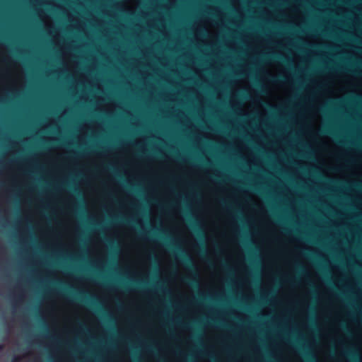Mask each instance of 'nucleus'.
<instances>
[{
    "label": "nucleus",
    "mask_w": 362,
    "mask_h": 362,
    "mask_svg": "<svg viewBox=\"0 0 362 362\" xmlns=\"http://www.w3.org/2000/svg\"><path fill=\"white\" fill-rule=\"evenodd\" d=\"M160 239L163 242L165 246L173 254L179 255L180 256H185V252L183 249L178 245L177 244L173 243L171 240L170 236L167 235L165 233H162L160 236Z\"/></svg>",
    "instance_id": "f257e3e1"
},
{
    "label": "nucleus",
    "mask_w": 362,
    "mask_h": 362,
    "mask_svg": "<svg viewBox=\"0 0 362 362\" xmlns=\"http://www.w3.org/2000/svg\"><path fill=\"white\" fill-rule=\"evenodd\" d=\"M186 216L187 217V220L189 223L191 228L202 240H204V235L203 233V231L200 227L198 221L195 218H194L189 213H186Z\"/></svg>",
    "instance_id": "f03ea898"
},
{
    "label": "nucleus",
    "mask_w": 362,
    "mask_h": 362,
    "mask_svg": "<svg viewBox=\"0 0 362 362\" xmlns=\"http://www.w3.org/2000/svg\"><path fill=\"white\" fill-rule=\"evenodd\" d=\"M244 246L250 255H253L256 254L257 252V247L254 245V244L252 242H245L243 243Z\"/></svg>",
    "instance_id": "7ed1b4c3"
},
{
    "label": "nucleus",
    "mask_w": 362,
    "mask_h": 362,
    "mask_svg": "<svg viewBox=\"0 0 362 362\" xmlns=\"http://www.w3.org/2000/svg\"><path fill=\"white\" fill-rule=\"evenodd\" d=\"M345 354L353 361L358 362L359 361V355L352 350H347Z\"/></svg>",
    "instance_id": "20e7f679"
},
{
    "label": "nucleus",
    "mask_w": 362,
    "mask_h": 362,
    "mask_svg": "<svg viewBox=\"0 0 362 362\" xmlns=\"http://www.w3.org/2000/svg\"><path fill=\"white\" fill-rule=\"evenodd\" d=\"M105 241L107 243V245H108V247L112 251H117V245L116 244L115 240H113L112 239L108 238H105Z\"/></svg>",
    "instance_id": "39448f33"
},
{
    "label": "nucleus",
    "mask_w": 362,
    "mask_h": 362,
    "mask_svg": "<svg viewBox=\"0 0 362 362\" xmlns=\"http://www.w3.org/2000/svg\"><path fill=\"white\" fill-rule=\"evenodd\" d=\"M305 357L306 358L307 362H317L313 355L311 354L310 353H305Z\"/></svg>",
    "instance_id": "423d86ee"
},
{
    "label": "nucleus",
    "mask_w": 362,
    "mask_h": 362,
    "mask_svg": "<svg viewBox=\"0 0 362 362\" xmlns=\"http://www.w3.org/2000/svg\"><path fill=\"white\" fill-rule=\"evenodd\" d=\"M272 80L274 81V82H281L284 80V77L283 76H279V77H272Z\"/></svg>",
    "instance_id": "0eeeda50"
},
{
    "label": "nucleus",
    "mask_w": 362,
    "mask_h": 362,
    "mask_svg": "<svg viewBox=\"0 0 362 362\" xmlns=\"http://www.w3.org/2000/svg\"><path fill=\"white\" fill-rule=\"evenodd\" d=\"M206 252H207L206 248L205 245L203 243L202 246L200 248V253L204 255H206Z\"/></svg>",
    "instance_id": "6e6552de"
},
{
    "label": "nucleus",
    "mask_w": 362,
    "mask_h": 362,
    "mask_svg": "<svg viewBox=\"0 0 362 362\" xmlns=\"http://www.w3.org/2000/svg\"><path fill=\"white\" fill-rule=\"evenodd\" d=\"M269 57L275 59H283V58L279 54H272Z\"/></svg>",
    "instance_id": "1a4fd4ad"
},
{
    "label": "nucleus",
    "mask_w": 362,
    "mask_h": 362,
    "mask_svg": "<svg viewBox=\"0 0 362 362\" xmlns=\"http://www.w3.org/2000/svg\"><path fill=\"white\" fill-rule=\"evenodd\" d=\"M300 252H302L303 253H304L305 255H309V256H311L313 255V253L310 251V250H301Z\"/></svg>",
    "instance_id": "9d476101"
},
{
    "label": "nucleus",
    "mask_w": 362,
    "mask_h": 362,
    "mask_svg": "<svg viewBox=\"0 0 362 362\" xmlns=\"http://www.w3.org/2000/svg\"><path fill=\"white\" fill-rule=\"evenodd\" d=\"M20 360V358L19 357H17V356H15L13 360H12V362H18Z\"/></svg>",
    "instance_id": "9b49d317"
},
{
    "label": "nucleus",
    "mask_w": 362,
    "mask_h": 362,
    "mask_svg": "<svg viewBox=\"0 0 362 362\" xmlns=\"http://www.w3.org/2000/svg\"><path fill=\"white\" fill-rule=\"evenodd\" d=\"M221 202H222V204H224V205L227 206V204H226V202H225V200H221Z\"/></svg>",
    "instance_id": "f8f14e48"
},
{
    "label": "nucleus",
    "mask_w": 362,
    "mask_h": 362,
    "mask_svg": "<svg viewBox=\"0 0 362 362\" xmlns=\"http://www.w3.org/2000/svg\"><path fill=\"white\" fill-rule=\"evenodd\" d=\"M153 229H154L155 231H160V229L158 228H154Z\"/></svg>",
    "instance_id": "ddd939ff"
},
{
    "label": "nucleus",
    "mask_w": 362,
    "mask_h": 362,
    "mask_svg": "<svg viewBox=\"0 0 362 362\" xmlns=\"http://www.w3.org/2000/svg\"><path fill=\"white\" fill-rule=\"evenodd\" d=\"M74 191L75 192H76V193H79V192H78V189H76V188H74Z\"/></svg>",
    "instance_id": "4468645a"
},
{
    "label": "nucleus",
    "mask_w": 362,
    "mask_h": 362,
    "mask_svg": "<svg viewBox=\"0 0 362 362\" xmlns=\"http://www.w3.org/2000/svg\"><path fill=\"white\" fill-rule=\"evenodd\" d=\"M4 349V346L2 344L0 345V351Z\"/></svg>",
    "instance_id": "2eb2a0df"
},
{
    "label": "nucleus",
    "mask_w": 362,
    "mask_h": 362,
    "mask_svg": "<svg viewBox=\"0 0 362 362\" xmlns=\"http://www.w3.org/2000/svg\"><path fill=\"white\" fill-rule=\"evenodd\" d=\"M120 220H121L122 221H124H124L127 222V221L126 219H124V218H121Z\"/></svg>",
    "instance_id": "dca6fc26"
},
{
    "label": "nucleus",
    "mask_w": 362,
    "mask_h": 362,
    "mask_svg": "<svg viewBox=\"0 0 362 362\" xmlns=\"http://www.w3.org/2000/svg\"><path fill=\"white\" fill-rule=\"evenodd\" d=\"M325 132L331 134V132H329V130H326Z\"/></svg>",
    "instance_id": "f3484780"
}]
</instances>
